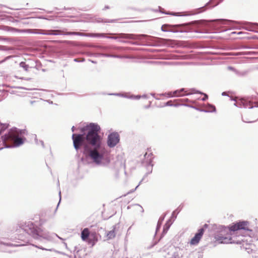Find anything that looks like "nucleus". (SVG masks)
Segmentation results:
<instances>
[{
  "label": "nucleus",
  "instance_id": "6",
  "mask_svg": "<svg viewBox=\"0 0 258 258\" xmlns=\"http://www.w3.org/2000/svg\"><path fill=\"white\" fill-rule=\"evenodd\" d=\"M84 36H87L91 37H102L107 38L109 39H116L118 38H126L131 39H136L138 36L134 35L133 34H125V33H119V34H112L108 33L109 35H117V36H107L105 33H90L88 34H84Z\"/></svg>",
  "mask_w": 258,
  "mask_h": 258
},
{
  "label": "nucleus",
  "instance_id": "7",
  "mask_svg": "<svg viewBox=\"0 0 258 258\" xmlns=\"http://www.w3.org/2000/svg\"><path fill=\"white\" fill-rule=\"evenodd\" d=\"M120 141V136L116 132L110 133L107 138V145L110 148L115 147Z\"/></svg>",
  "mask_w": 258,
  "mask_h": 258
},
{
  "label": "nucleus",
  "instance_id": "33",
  "mask_svg": "<svg viewBox=\"0 0 258 258\" xmlns=\"http://www.w3.org/2000/svg\"><path fill=\"white\" fill-rule=\"evenodd\" d=\"M35 143L37 145L41 144L42 145V147L44 148V144L43 141H42V140L38 141V139L36 138V136H35Z\"/></svg>",
  "mask_w": 258,
  "mask_h": 258
},
{
  "label": "nucleus",
  "instance_id": "49",
  "mask_svg": "<svg viewBox=\"0 0 258 258\" xmlns=\"http://www.w3.org/2000/svg\"><path fill=\"white\" fill-rule=\"evenodd\" d=\"M71 130H72V131L73 132H74L75 131V127L74 126H73L72 128H71Z\"/></svg>",
  "mask_w": 258,
  "mask_h": 258
},
{
  "label": "nucleus",
  "instance_id": "41",
  "mask_svg": "<svg viewBox=\"0 0 258 258\" xmlns=\"http://www.w3.org/2000/svg\"><path fill=\"white\" fill-rule=\"evenodd\" d=\"M253 237L254 239H255L256 240H258V233L255 234V235L254 234Z\"/></svg>",
  "mask_w": 258,
  "mask_h": 258
},
{
  "label": "nucleus",
  "instance_id": "55",
  "mask_svg": "<svg viewBox=\"0 0 258 258\" xmlns=\"http://www.w3.org/2000/svg\"><path fill=\"white\" fill-rule=\"evenodd\" d=\"M74 60L76 62H80V60H79V59L78 58H75V59H74Z\"/></svg>",
  "mask_w": 258,
  "mask_h": 258
},
{
  "label": "nucleus",
  "instance_id": "42",
  "mask_svg": "<svg viewBox=\"0 0 258 258\" xmlns=\"http://www.w3.org/2000/svg\"><path fill=\"white\" fill-rule=\"evenodd\" d=\"M210 105H211V104H208L207 106V109H205L206 110H212V108L210 107L209 106Z\"/></svg>",
  "mask_w": 258,
  "mask_h": 258
},
{
  "label": "nucleus",
  "instance_id": "24",
  "mask_svg": "<svg viewBox=\"0 0 258 258\" xmlns=\"http://www.w3.org/2000/svg\"><path fill=\"white\" fill-rule=\"evenodd\" d=\"M117 21V19H102L101 18H98L97 20L98 23H114Z\"/></svg>",
  "mask_w": 258,
  "mask_h": 258
},
{
  "label": "nucleus",
  "instance_id": "29",
  "mask_svg": "<svg viewBox=\"0 0 258 258\" xmlns=\"http://www.w3.org/2000/svg\"><path fill=\"white\" fill-rule=\"evenodd\" d=\"M235 74L239 77H244L247 75V71L239 72L237 71Z\"/></svg>",
  "mask_w": 258,
  "mask_h": 258
},
{
  "label": "nucleus",
  "instance_id": "57",
  "mask_svg": "<svg viewBox=\"0 0 258 258\" xmlns=\"http://www.w3.org/2000/svg\"><path fill=\"white\" fill-rule=\"evenodd\" d=\"M105 9H109V7L108 6H105Z\"/></svg>",
  "mask_w": 258,
  "mask_h": 258
},
{
  "label": "nucleus",
  "instance_id": "21",
  "mask_svg": "<svg viewBox=\"0 0 258 258\" xmlns=\"http://www.w3.org/2000/svg\"><path fill=\"white\" fill-rule=\"evenodd\" d=\"M116 229V225L113 226L112 229L108 232L107 236L109 239H111L115 237L116 233L115 230Z\"/></svg>",
  "mask_w": 258,
  "mask_h": 258
},
{
  "label": "nucleus",
  "instance_id": "16",
  "mask_svg": "<svg viewBox=\"0 0 258 258\" xmlns=\"http://www.w3.org/2000/svg\"><path fill=\"white\" fill-rule=\"evenodd\" d=\"M184 106H188V107H189L190 108H194L197 110H199L201 112H214L216 111V107L215 106H214L213 105H210L209 106L210 107H212V110H206L205 109H201L200 108H198L196 106H192V105H188V104H184Z\"/></svg>",
  "mask_w": 258,
  "mask_h": 258
},
{
  "label": "nucleus",
  "instance_id": "19",
  "mask_svg": "<svg viewBox=\"0 0 258 258\" xmlns=\"http://www.w3.org/2000/svg\"><path fill=\"white\" fill-rule=\"evenodd\" d=\"M150 10L152 12H160L161 13L164 14L166 15H170L176 16H179L178 15H177V13H173V12H166L164 11L163 9L162 8H161V7L160 6H159L158 9H150Z\"/></svg>",
  "mask_w": 258,
  "mask_h": 258
},
{
  "label": "nucleus",
  "instance_id": "37",
  "mask_svg": "<svg viewBox=\"0 0 258 258\" xmlns=\"http://www.w3.org/2000/svg\"><path fill=\"white\" fill-rule=\"evenodd\" d=\"M201 95H204V97L202 99V100L203 101H206L207 99H208V96L207 94L206 93H204L203 92V94H201Z\"/></svg>",
  "mask_w": 258,
  "mask_h": 258
},
{
  "label": "nucleus",
  "instance_id": "62",
  "mask_svg": "<svg viewBox=\"0 0 258 258\" xmlns=\"http://www.w3.org/2000/svg\"><path fill=\"white\" fill-rule=\"evenodd\" d=\"M133 44H137V43H136V42H134V43H133Z\"/></svg>",
  "mask_w": 258,
  "mask_h": 258
},
{
  "label": "nucleus",
  "instance_id": "13",
  "mask_svg": "<svg viewBox=\"0 0 258 258\" xmlns=\"http://www.w3.org/2000/svg\"><path fill=\"white\" fill-rule=\"evenodd\" d=\"M172 222H171V220H168L165 224L164 226L163 231L162 232L161 235L159 239V240L157 241H155L153 245L151 246V247H153L155 245L157 244V243L164 237V236L166 234V233L167 232L168 230H169L170 226L172 225Z\"/></svg>",
  "mask_w": 258,
  "mask_h": 258
},
{
  "label": "nucleus",
  "instance_id": "15",
  "mask_svg": "<svg viewBox=\"0 0 258 258\" xmlns=\"http://www.w3.org/2000/svg\"><path fill=\"white\" fill-rule=\"evenodd\" d=\"M244 29L249 31L258 33V23L246 22L244 26Z\"/></svg>",
  "mask_w": 258,
  "mask_h": 258
},
{
  "label": "nucleus",
  "instance_id": "17",
  "mask_svg": "<svg viewBox=\"0 0 258 258\" xmlns=\"http://www.w3.org/2000/svg\"><path fill=\"white\" fill-rule=\"evenodd\" d=\"M187 92V90L185 88H181L179 90H176L172 92L173 97H179L185 96V94Z\"/></svg>",
  "mask_w": 258,
  "mask_h": 258
},
{
  "label": "nucleus",
  "instance_id": "56",
  "mask_svg": "<svg viewBox=\"0 0 258 258\" xmlns=\"http://www.w3.org/2000/svg\"><path fill=\"white\" fill-rule=\"evenodd\" d=\"M204 227H208V225H207V224H205L204 225Z\"/></svg>",
  "mask_w": 258,
  "mask_h": 258
},
{
  "label": "nucleus",
  "instance_id": "14",
  "mask_svg": "<svg viewBox=\"0 0 258 258\" xmlns=\"http://www.w3.org/2000/svg\"><path fill=\"white\" fill-rule=\"evenodd\" d=\"M178 25H170V24H164L161 27V30L164 32H171L173 33H176L178 32L177 29Z\"/></svg>",
  "mask_w": 258,
  "mask_h": 258
},
{
  "label": "nucleus",
  "instance_id": "39",
  "mask_svg": "<svg viewBox=\"0 0 258 258\" xmlns=\"http://www.w3.org/2000/svg\"><path fill=\"white\" fill-rule=\"evenodd\" d=\"M1 244H4L5 245L9 246H13V244L11 243H5V242H1Z\"/></svg>",
  "mask_w": 258,
  "mask_h": 258
},
{
  "label": "nucleus",
  "instance_id": "44",
  "mask_svg": "<svg viewBox=\"0 0 258 258\" xmlns=\"http://www.w3.org/2000/svg\"><path fill=\"white\" fill-rule=\"evenodd\" d=\"M147 170H148V172L146 174V176H147L149 174H150V168H147Z\"/></svg>",
  "mask_w": 258,
  "mask_h": 258
},
{
  "label": "nucleus",
  "instance_id": "64",
  "mask_svg": "<svg viewBox=\"0 0 258 258\" xmlns=\"http://www.w3.org/2000/svg\"><path fill=\"white\" fill-rule=\"evenodd\" d=\"M131 228V227H130V228H128V230H129Z\"/></svg>",
  "mask_w": 258,
  "mask_h": 258
},
{
  "label": "nucleus",
  "instance_id": "1",
  "mask_svg": "<svg viewBox=\"0 0 258 258\" xmlns=\"http://www.w3.org/2000/svg\"><path fill=\"white\" fill-rule=\"evenodd\" d=\"M80 134H73L72 138L73 146L77 151L83 148L85 158H82L84 164L90 159L97 165L107 166L110 162V154L102 142L99 133L100 126L96 123H89L80 128Z\"/></svg>",
  "mask_w": 258,
  "mask_h": 258
},
{
  "label": "nucleus",
  "instance_id": "27",
  "mask_svg": "<svg viewBox=\"0 0 258 258\" xmlns=\"http://www.w3.org/2000/svg\"><path fill=\"white\" fill-rule=\"evenodd\" d=\"M20 67L22 68L25 71H28L29 68V65L26 63L24 61H22L19 64Z\"/></svg>",
  "mask_w": 258,
  "mask_h": 258
},
{
  "label": "nucleus",
  "instance_id": "26",
  "mask_svg": "<svg viewBox=\"0 0 258 258\" xmlns=\"http://www.w3.org/2000/svg\"><path fill=\"white\" fill-rule=\"evenodd\" d=\"M134 35H135V34H133ZM135 36H139V37H138L136 39H142L143 38H145L146 37H148L147 35H145V34H141V35H135ZM122 38H118L117 39L118 40V41L120 42H123V43H126V41H123L122 40H121V39H122ZM124 39H126V38H123ZM131 39H132L131 38H130Z\"/></svg>",
  "mask_w": 258,
  "mask_h": 258
},
{
  "label": "nucleus",
  "instance_id": "43",
  "mask_svg": "<svg viewBox=\"0 0 258 258\" xmlns=\"http://www.w3.org/2000/svg\"><path fill=\"white\" fill-rule=\"evenodd\" d=\"M151 95L153 97H154L156 100H159V98H157L156 97H155V93H151Z\"/></svg>",
  "mask_w": 258,
  "mask_h": 258
},
{
  "label": "nucleus",
  "instance_id": "46",
  "mask_svg": "<svg viewBox=\"0 0 258 258\" xmlns=\"http://www.w3.org/2000/svg\"><path fill=\"white\" fill-rule=\"evenodd\" d=\"M222 96H228V95H227V92H222Z\"/></svg>",
  "mask_w": 258,
  "mask_h": 258
},
{
  "label": "nucleus",
  "instance_id": "8",
  "mask_svg": "<svg viewBox=\"0 0 258 258\" xmlns=\"http://www.w3.org/2000/svg\"><path fill=\"white\" fill-rule=\"evenodd\" d=\"M249 223L247 221H239L235 223H233L230 225L231 230L233 232L240 230H244L251 231L249 227Z\"/></svg>",
  "mask_w": 258,
  "mask_h": 258
},
{
  "label": "nucleus",
  "instance_id": "18",
  "mask_svg": "<svg viewBox=\"0 0 258 258\" xmlns=\"http://www.w3.org/2000/svg\"><path fill=\"white\" fill-rule=\"evenodd\" d=\"M212 3L213 0H211L210 2L207 3L204 6L195 9L194 10V13L192 14H197L205 11L208 9V8L210 7V5Z\"/></svg>",
  "mask_w": 258,
  "mask_h": 258
},
{
  "label": "nucleus",
  "instance_id": "60",
  "mask_svg": "<svg viewBox=\"0 0 258 258\" xmlns=\"http://www.w3.org/2000/svg\"><path fill=\"white\" fill-rule=\"evenodd\" d=\"M3 47V46H1V45H0V49H1H1H2V48Z\"/></svg>",
  "mask_w": 258,
  "mask_h": 258
},
{
  "label": "nucleus",
  "instance_id": "50",
  "mask_svg": "<svg viewBox=\"0 0 258 258\" xmlns=\"http://www.w3.org/2000/svg\"><path fill=\"white\" fill-rule=\"evenodd\" d=\"M254 103L255 104V105L254 107H258V102H255Z\"/></svg>",
  "mask_w": 258,
  "mask_h": 258
},
{
  "label": "nucleus",
  "instance_id": "59",
  "mask_svg": "<svg viewBox=\"0 0 258 258\" xmlns=\"http://www.w3.org/2000/svg\"><path fill=\"white\" fill-rule=\"evenodd\" d=\"M91 62H92V63H96L95 61H93V60H92V61H91Z\"/></svg>",
  "mask_w": 258,
  "mask_h": 258
},
{
  "label": "nucleus",
  "instance_id": "32",
  "mask_svg": "<svg viewBox=\"0 0 258 258\" xmlns=\"http://www.w3.org/2000/svg\"><path fill=\"white\" fill-rule=\"evenodd\" d=\"M158 95H159V96H167L168 98L173 97L172 92H169L168 93L160 94H158Z\"/></svg>",
  "mask_w": 258,
  "mask_h": 258
},
{
  "label": "nucleus",
  "instance_id": "34",
  "mask_svg": "<svg viewBox=\"0 0 258 258\" xmlns=\"http://www.w3.org/2000/svg\"><path fill=\"white\" fill-rule=\"evenodd\" d=\"M32 245L33 246H35V247H37V248H38L39 249H42V250H47V251H51V249L45 248H44L43 247L41 246H38V245H34V244H33Z\"/></svg>",
  "mask_w": 258,
  "mask_h": 258
},
{
  "label": "nucleus",
  "instance_id": "5",
  "mask_svg": "<svg viewBox=\"0 0 258 258\" xmlns=\"http://www.w3.org/2000/svg\"><path fill=\"white\" fill-rule=\"evenodd\" d=\"M67 29H64L62 30H45L43 29H27L24 30L28 33L31 34H38L47 35H77L83 36L84 33L78 32H67Z\"/></svg>",
  "mask_w": 258,
  "mask_h": 258
},
{
  "label": "nucleus",
  "instance_id": "11",
  "mask_svg": "<svg viewBox=\"0 0 258 258\" xmlns=\"http://www.w3.org/2000/svg\"><path fill=\"white\" fill-rule=\"evenodd\" d=\"M81 238L83 241H86L88 239L89 240H93L94 242H93V245L95 242L97 241V238L94 234L90 235V231L88 228H84L81 232Z\"/></svg>",
  "mask_w": 258,
  "mask_h": 258
},
{
  "label": "nucleus",
  "instance_id": "31",
  "mask_svg": "<svg viewBox=\"0 0 258 258\" xmlns=\"http://www.w3.org/2000/svg\"><path fill=\"white\" fill-rule=\"evenodd\" d=\"M215 21L219 22L220 24H226L229 23V21L226 19H217L215 20Z\"/></svg>",
  "mask_w": 258,
  "mask_h": 258
},
{
  "label": "nucleus",
  "instance_id": "52",
  "mask_svg": "<svg viewBox=\"0 0 258 258\" xmlns=\"http://www.w3.org/2000/svg\"><path fill=\"white\" fill-rule=\"evenodd\" d=\"M59 196L60 197V191H59ZM60 199H61V198H60ZM59 201H60V200H59ZM59 203H60V202H59V203H58V205H57V208H57V207L58 206Z\"/></svg>",
  "mask_w": 258,
  "mask_h": 258
},
{
  "label": "nucleus",
  "instance_id": "38",
  "mask_svg": "<svg viewBox=\"0 0 258 258\" xmlns=\"http://www.w3.org/2000/svg\"><path fill=\"white\" fill-rule=\"evenodd\" d=\"M228 70H230V71H233V72H234L235 73H236V72H237V70H236L234 68L232 67H231V66H229L228 67Z\"/></svg>",
  "mask_w": 258,
  "mask_h": 258
},
{
  "label": "nucleus",
  "instance_id": "20",
  "mask_svg": "<svg viewBox=\"0 0 258 258\" xmlns=\"http://www.w3.org/2000/svg\"><path fill=\"white\" fill-rule=\"evenodd\" d=\"M108 95H109L122 96V97H124L125 98H128L136 99V100H139L140 98H141V95H131L130 96L124 95L120 94V93H110V94H108Z\"/></svg>",
  "mask_w": 258,
  "mask_h": 258
},
{
  "label": "nucleus",
  "instance_id": "9",
  "mask_svg": "<svg viewBox=\"0 0 258 258\" xmlns=\"http://www.w3.org/2000/svg\"><path fill=\"white\" fill-rule=\"evenodd\" d=\"M231 100L235 101L234 105L239 108H248L249 109L253 108L254 106L252 105V102L244 99H240L238 100H236L234 99L231 98Z\"/></svg>",
  "mask_w": 258,
  "mask_h": 258
},
{
  "label": "nucleus",
  "instance_id": "35",
  "mask_svg": "<svg viewBox=\"0 0 258 258\" xmlns=\"http://www.w3.org/2000/svg\"><path fill=\"white\" fill-rule=\"evenodd\" d=\"M144 180V178L140 181L139 183L138 184V185L135 187V189H133L132 190H131L129 192H128V194H131V193H132L133 192H134L137 189V188L139 186V185L141 184L142 182Z\"/></svg>",
  "mask_w": 258,
  "mask_h": 258
},
{
  "label": "nucleus",
  "instance_id": "36",
  "mask_svg": "<svg viewBox=\"0 0 258 258\" xmlns=\"http://www.w3.org/2000/svg\"><path fill=\"white\" fill-rule=\"evenodd\" d=\"M165 106H177L176 104H173L172 103V101L170 100V101H167V102L165 103Z\"/></svg>",
  "mask_w": 258,
  "mask_h": 258
},
{
  "label": "nucleus",
  "instance_id": "47",
  "mask_svg": "<svg viewBox=\"0 0 258 258\" xmlns=\"http://www.w3.org/2000/svg\"><path fill=\"white\" fill-rule=\"evenodd\" d=\"M141 98H147V95L146 94L143 95L141 96Z\"/></svg>",
  "mask_w": 258,
  "mask_h": 258
},
{
  "label": "nucleus",
  "instance_id": "63",
  "mask_svg": "<svg viewBox=\"0 0 258 258\" xmlns=\"http://www.w3.org/2000/svg\"><path fill=\"white\" fill-rule=\"evenodd\" d=\"M40 18L43 19L44 18L42 17H40Z\"/></svg>",
  "mask_w": 258,
  "mask_h": 258
},
{
  "label": "nucleus",
  "instance_id": "45",
  "mask_svg": "<svg viewBox=\"0 0 258 258\" xmlns=\"http://www.w3.org/2000/svg\"><path fill=\"white\" fill-rule=\"evenodd\" d=\"M242 121L244 122H248V123H251V122H253L254 121H247V120H244V119H242Z\"/></svg>",
  "mask_w": 258,
  "mask_h": 258
},
{
  "label": "nucleus",
  "instance_id": "2",
  "mask_svg": "<svg viewBox=\"0 0 258 258\" xmlns=\"http://www.w3.org/2000/svg\"><path fill=\"white\" fill-rule=\"evenodd\" d=\"M21 228L24 232L31 236L34 239L41 242H43L44 240L52 242L54 241L55 238L57 237L62 241L64 246L67 248V244L64 241L63 238L59 237L56 233H50L48 231L43 230L31 222L25 223L22 225Z\"/></svg>",
  "mask_w": 258,
  "mask_h": 258
},
{
  "label": "nucleus",
  "instance_id": "61",
  "mask_svg": "<svg viewBox=\"0 0 258 258\" xmlns=\"http://www.w3.org/2000/svg\"><path fill=\"white\" fill-rule=\"evenodd\" d=\"M235 32H231V34H235Z\"/></svg>",
  "mask_w": 258,
  "mask_h": 258
},
{
  "label": "nucleus",
  "instance_id": "40",
  "mask_svg": "<svg viewBox=\"0 0 258 258\" xmlns=\"http://www.w3.org/2000/svg\"><path fill=\"white\" fill-rule=\"evenodd\" d=\"M10 57H11V56H7L4 59L0 61V64L1 63H3L4 62H5L6 60H7L8 59H9Z\"/></svg>",
  "mask_w": 258,
  "mask_h": 258
},
{
  "label": "nucleus",
  "instance_id": "3",
  "mask_svg": "<svg viewBox=\"0 0 258 258\" xmlns=\"http://www.w3.org/2000/svg\"><path fill=\"white\" fill-rule=\"evenodd\" d=\"M25 132V130H20L16 127L10 129L8 134L2 137L4 144L8 143L11 144L9 146H6L5 148H16L23 145L26 138L21 136L24 134Z\"/></svg>",
  "mask_w": 258,
  "mask_h": 258
},
{
  "label": "nucleus",
  "instance_id": "58",
  "mask_svg": "<svg viewBox=\"0 0 258 258\" xmlns=\"http://www.w3.org/2000/svg\"><path fill=\"white\" fill-rule=\"evenodd\" d=\"M141 208H142V212H144V209H143V208L142 207H141Z\"/></svg>",
  "mask_w": 258,
  "mask_h": 258
},
{
  "label": "nucleus",
  "instance_id": "48",
  "mask_svg": "<svg viewBox=\"0 0 258 258\" xmlns=\"http://www.w3.org/2000/svg\"><path fill=\"white\" fill-rule=\"evenodd\" d=\"M18 88L19 89H24V90H29V89H28L26 88H24V87H18Z\"/></svg>",
  "mask_w": 258,
  "mask_h": 258
},
{
  "label": "nucleus",
  "instance_id": "4",
  "mask_svg": "<svg viewBox=\"0 0 258 258\" xmlns=\"http://www.w3.org/2000/svg\"><path fill=\"white\" fill-rule=\"evenodd\" d=\"M233 231L231 230V227L219 225L217 231L214 235L216 241L220 243L227 244L235 243L232 239L231 235Z\"/></svg>",
  "mask_w": 258,
  "mask_h": 258
},
{
  "label": "nucleus",
  "instance_id": "54",
  "mask_svg": "<svg viewBox=\"0 0 258 258\" xmlns=\"http://www.w3.org/2000/svg\"><path fill=\"white\" fill-rule=\"evenodd\" d=\"M150 104H151V103H150L149 105H147V106H146L145 107V108H148L150 107Z\"/></svg>",
  "mask_w": 258,
  "mask_h": 258
},
{
  "label": "nucleus",
  "instance_id": "28",
  "mask_svg": "<svg viewBox=\"0 0 258 258\" xmlns=\"http://www.w3.org/2000/svg\"><path fill=\"white\" fill-rule=\"evenodd\" d=\"M180 211L179 207H178L175 210H174L171 215V218L175 219L176 218V215L178 214Z\"/></svg>",
  "mask_w": 258,
  "mask_h": 258
},
{
  "label": "nucleus",
  "instance_id": "30",
  "mask_svg": "<svg viewBox=\"0 0 258 258\" xmlns=\"http://www.w3.org/2000/svg\"><path fill=\"white\" fill-rule=\"evenodd\" d=\"M102 55L107 57H113V58H120L121 56L118 55L109 54H102Z\"/></svg>",
  "mask_w": 258,
  "mask_h": 258
},
{
  "label": "nucleus",
  "instance_id": "53",
  "mask_svg": "<svg viewBox=\"0 0 258 258\" xmlns=\"http://www.w3.org/2000/svg\"><path fill=\"white\" fill-rule=\"evenodd\" d=\"M183 101H185V102H188V101H189V99H187V98H185V99H183Z\"/></svg>",
  "mask_w": 258,
  "mask_h": 258
},
{
  "label": "nucleus",
  "instance_id": "51",
  "mask_svg": "<svg viewBox=\"0 0 258 258\" xmlns=\"http://www.w3.org/2000/svg\"><path fill=\"white\" fill-rule=\"evenodd\" d=\"M219 3H220V2L217 3L216 4L213 5V6H212L211 7H214L216 6H217Z\"/></svg>",
  "mask_w": 258,
  "mask_h": 258
},
{
  "label": "nucleus",
  "instance_id": "23",
  "mask_svg": "<svg viewBox=\"0 0 258 258\" xmlns=\"http://www.w3.org/2000/svg\"><path fill=\"white\" fill-rule=\"evenodd\" d=\"M166 216V214H164L163 216H161L158 221L156 229V234L157 233V231L160 229L161 226L162 224V222Z\"/></svg>",
  "mask_w": 258,
  "mask_h": 258
},
{
  "label": "nucleus",
  "instance_id": "12",
  "mask_svg": "<svg viewBox=\"0 0 258 258\" xmlns=\"http://www.w3.org/2000/svg\"><path fill=\"white\" fill-rule=\"evenodd\" d=\"M204 233V229L203 228H202L200 229H199L197 233H196L192 237L190 240V243L191 245H196L197 244L200 240H201V238L202 237L203 234Z\"/></svg>",
  "mask_w": 258,
  "mask_h": 258
},
{
  "label": "nucleus",
  "instance_id": "25",
  "mask_svg": "<svg viewBox=\"0 0 258 258\" xmlns=\"http://www.w3.org/2000/svg\"><path fill=\"white\" fill-rule=\"evenodd\" d=\"M188 91H189V92L188 93H187V92H186L185 94V96H188L189 95L194 94H203L202 92L197 90L195 88L190 89Z\"/></svg>",
  "mask_w": 258,
  "mask_h": 258
},
{
  "label": "nucleus",
  "instance_id": "22",
  "mask_svg": "<svg viewBox=\"0 0 258 258\" xmlns=\"http://www.w3.org/2000/svg\"><path fill=\"white\" fill-rule=\"evenodd\" d=\"M3 29L4 30H5V31H10V32H17L22 31V32H25L28 33L27 32H26V31H24L26 29L20 30H19V29H18L17 28L11 27H9V26H4Z\"/></svg>",
  "mask_w": 258,
  "mask_h": 258
},
{
  "label": "nucleus",
  "instance_id": "10",
  "mask_svg": "<svg viewBox=\"0 0 258 258\" xmlns=\"http://www.w3.org/2000/svg\"><path fill=\"white\" fill-rule=\"evenodd\" d=\"M154 155L152 153H146L144 155V159L143 161V164L146 167V168H150L151 170L150 173H152L153 164V159Z\"/></svg>",
  "mask_w": 258,
  "mask_h": 258
}]
</instances>
